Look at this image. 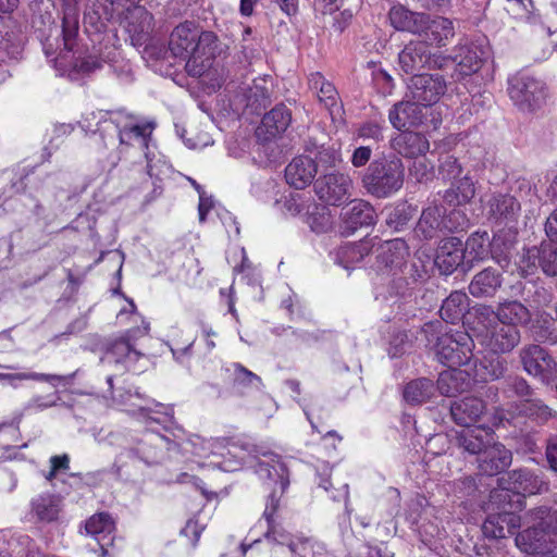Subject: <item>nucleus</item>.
<instances>
[{
	"mask_svg": "<svg viewBox=\"0 0 557 557\" xmlns=\"http://www.w3.org/2000/svg\"><path fill=\"white\" fill-rule=\"evenodd\" d=\"M404 182L405 166L401 159L395 154L375 158L361 177L362 187L377 199H385L396 194L401 189Z\"/></svg>",
	"mask_w": 557,
	"mask_h": 557,
	"instance_id": "f257e3e1",
	"label": "nucleus"
},
{
	"mask_svg": "<svg viewBox=\"0 0 557 557\" xmlns=\"http://www.w3.org/2000/svg\"><path fill=\"white\" fill-rule=\"evenodd\" d=\"M257 473L262 479H265L264 485L268 490H271L263 511V518L268 525L264 535L267 539L283 543L285 535L280 530V524L275 519V512L280 506V498L289 484L288 469L280 461L274 463L259 462Z\"/></svg>",
	"mask_w": 557,
	"mask_h": 557,
	"instance_id": "f03ea898",
	"label": "nucleus"
},
{
	"mask_svg": "<svg viewBox=\"0 0 557 557\" xmlns=\"http://www.w3.org/2000/svg\"><path fill=\"white\" fill-rule=\"evenodd\" d=\"M154 127V122L125 124L123 127H120L119 124L110 120L102 122L97 132L104 147L113 145L116 138L121 146H133L134 143H137L147 160V174L152 177L153 172L149 157V143Z\"/></svg>",
	"mask_w": 557,
	"mask_h": 557,
	"instance_id": "7ed1b4c3",
	"label": "nucleus"
},
{
	"mask_svg": "<svg viewBox=\"0 0 557 557\" xmlns=\"http://www.w3.org/2000/svg\"><path fill=\"white\" fill-rule=\"evenodd\" d=\"M468 223L462 210L455 208L445 213L442 206L433 203L422 210L414 232L419 237L431 240L446 233L462 231Z\"/></svg>",
	"mask_w": 557,
	"mask_h": 557,
	"instance_id": "20e7f679",
	"label": "nucleus"
},
{
	"mask_svg": "<svg viewBox=\"0 0 557 557\" xmlns=\"http://www.w3.org/2000/svg\"><path fill=\"white\" fill-rule=\"evenodd\" d=\"M150 331L149 323L133 327L116 338L109 339L104 345V359L109 362L122 366L125 371L140 372L143 367L139 361L145 355L136 348V341L147 336Z\"/></svg>",
	"mask_w": 557,
	"mask_h": 557,
	"instance_id": "39448f33",
	"label": "nucleus"
},
{
	"mask_svg": "<svg viewBox=\"0 0 557 557\" xmlns=\"http://www.w3.org/2000/svg\"><path fill=\"white\" fill-rule=\"evenodd\" d=\"M170 441L157 432H146L132 448H126L117 456L113 469L117 478L123 476V469L128 460H139L146 465H158L164 460Z\"/></svg>",
	"mask_w": 557,
	"mask_h": 557,
	"instance_id": "423d86ee",
	"label": "nucleus"
},
{
	"mask_svg": "<svg viewBox=\"0 0 557 557\" xmlns=\"http://www.w3.org/2000/svg\"><path fill=\"white\" fill-rule=\"evenodd\" d=\"M448 65L446 54L433 52L426 40H410L398 53L399 70L412 76L423 70H445Z\"/></svg>",
	"mask_w": 557,
	"mask_h": 557,
	"instance_id": "0eeeda50",
	"label": "nucleus"
},
{
	"mask_svg": "<svg viewBox=\"0 0 557 557\" xmlns=\"http://www.w3.org/2000/svg\"><path fill=\"white\" fill-rule=\"evenodd\" d=\"M518 358L523 371L542 384L550 385L557 379V361L542 345L531 343L522 346Z\"/></svg>",
	"mask_w": 557,
	"mask_h": 557,
	"instance_id": "6e6552de",
	"label": "nucleus"
},
{
	"mask_svg": "<svg viewBox=\"0 0 557 557\" xmlns=\"http://www.w3.org/2000/svg\"><path fill=\"white\" fill-rule=\"evenodd\" d=\"M508 94L521 111H534L546 99L545 85L527 74L518 73L508 81Z\"/></svg>",
	"mask_w": 557,
	"mask_h": 557,
	"instance_id": "1a4fd4ad",
	"label": "nucleus"
},
{
	"mask_svg": "<svg viewBox=\"0 0 557 557\" xmlns=\"http://www.w3.org/2000/svg\"><path fill=\"white\" fill-rule=\"evenodd\" d=\"M474 341L465 331L448 332L436 350L438 360L449 368L468 364L473 358Z\"/></svg>",
	"mask_w": 557,
	"mask_h": 557,
	"instance_id": "9d476101",
	"label": "nucleus"
},
{
	"mask_svg": "<svg viewBox=\"0 0 557 557\" xmlns=\"http://www.w3.org/2000/svg\"><path fill=\"white\" fill-rule=\"evenodd\" d=\"M446 90L447 83L443 75L421 73L411 76L406 97L426 108L437 103Z\"/></svg>",
	"mask_w": 557,
	"mask_h": 557,
	"instance_id": "9b49d317",
	"label": "nucleus"
},
{
	"mask_svg": "<svg viewBox=\"0 0 557 557\" xmlns=\"http://www.w3.org/2000/svg\"><path fill=\"white\" fill-rule=\"evenodd\" d=\"M221 41L215 33H198L194 54L186 61L185 70L193 77L202 76L212 65L214 58L221 53Z\"/></svg>",
	"mask_w": 557,
	"mask_h": 557,
	"instance_id": "f8f14e48",
	"label": "nucleus"
},
{
	"mask_svg": "<svg viewBox=\"0 0 557 557\" xmlns=\"http://www.w3.org/2000/svg\"><path fill=\"white\" fill-rule=\"evenodd\" d=\"M521 342V332L515 325L491 323L480 336V345L490 354H510Z\"/></svg>",
	"mask_w": 557,
	"mask_h": 557,
	"instance_id": "ddd939ff",
	"label": "nucleus"
},
{
	"mask_svg": "<svg viewBox=\"0 0 557 557\" xmlns=\"http://www.w3.org/2000/svg\"><path fill=\"white\" fill-rule=\"evenodd\" d=\"M352 181L349 175L331 172L314 182V191L320 200L331 206H341L351 196Z\"/></svg>",
	"mask_w": 557,
	"mask_h": 557,
	"instance_id": "4468645a",
	"label": "nucleus"
},
{
	"mask_svg": "<svg viewBox=\"0 0 557 557\" xmlns=\"http://www.w3.org/2000/svg\"><path fill=\"white\" fill-rule=\"evenodd\" d=\"M375 270L377 277H385V274H400L406 259L409 256V248L404 239L395 238L382 244L377 249Z\"/></svg>",
	"mask_w": 557,
	"mask_h": 557,
	"instance_id": "2eb2a0df",
	"label": "nucleus"
},
{
	"mask_svg": "<svg viewBox=\"0 0 557 557\" xmlns=\"http://www.w3.org/2000/svg\"><path fill=\"white\" fill-rule=\"evenodd\" d=\"M453 52V54L446 55V58L449 59V64H455L451 78L456 82L475 74L483 65L484 51L478 45H459L455 47Z\"/></svg>",
	"mask_w": 557,
	"mask_h": 557,
	"instance_id": "dca6fc26",
	"label": "nucleus"
},
{
	"mask_svg": "<svg viewBox=\"0 0 557 557\" xmlns=\"http://www.w3.org/2000/svg\"><path fill=\"white\" fill-rule=\"evenodd\" d=\"M154 29L153 15L141 5H133L125 16V30L134 47H143L151 41Z\"/></svg>",
	"mask_w": 557,
	"mask_h": 557,
	"instance_id": "f3484780",
	"label": "nucleus"
},
{
	"mask_svg": "<svg viewBox=\"0 0 557 557\" xmlns=\"http://www.w3.org/2000/svg\"><path fill=\"white\" fill-rule=\"evenodd\" d=\"M499 484L511 487L524 499L525 495H535L547 493L549 491V482L544 475L536 474L527 469H516L505 473L497 479Z\"/></svg>",
	"mask_w": 557,
	"mask_h": 557,
	"instance_id": "a211bd4d",
	"label": "nucleus"
},
{
	"mask_svg": "<svg viewBox=\"0 0 557 557\" xmlns=\"http://www.w3.org/2000/svg\"><path fill=\"white\" fill-rule=\"evenodd\" d=\"M463 243L458 237L442 239L436 249L434 264L441 275L453 274L465 261Z\"/></svg>",
	"mask_w": 557,
	"mask_h": 557,
	"instance_id": "6ab92c4d",
	"label": "nucleus"
},
{
	"mask_svg": "<svg viewBox=\"0 0 557 557\" xmlns=\"http://www.w3.org/2000/svg\"><path fill=\"white\" fill-rule=\"evenodd\" d=\"M476 461L480 473L494 476L510 467L512 453L505 445L493 440Z\"/></svg>",
	"mask_w": 557,
	"mask_h": 557,
	"instance_id": "aec40b11",
	"label": "nucleus"
},
{
	"mask_svg": "<svg viewBox=\"0 0 557 557\" xmlns=\"http://www.w3.org/2000/svg\"><path fill=\"white\" fill-rule=\"evenodd\" d=\"M292 122V111L284 104H276L262 117L256 129L257 137L262 141L271 140L283 134Z\"/></svg>",
	"mask_w": 557,
	"mask_h": 557,
	"instance_id": "412c9836",
	"label": "nucleus"
},
{
	"mask_svg": "<svg viewBox=\"0 0 557 557\" xmlns=\"http://www.w3.org/2000/svg\"><path fill=\"white\" fill-rule=\"evenodd\" d=\"M198 29L191 22H184L177 25L170 35V52L183 60H188L194 54Z\"/></svg>",
	"mask_w": 557,
	"mask_h": 557,
	"instance_id": "4be33fe9",
	"label": "nucleus"
},
{
	"mask_svg": "<svg viewBox=\"0 0 557 557\" xmlns=\"http://www.w3.org/2000/svg\"><path fill=\"white\" fill-rule=\"evenodd\" d=\"M485 412V401L474 396L455 400L450 405V416L454 422L467 428L479 422Z\"/></svg>",
	"mask_w": 557,
	"mask_h": 557,
	"instance_id": "5701e85b",
	"label": "nucleus"
},
{
	"mask_svg": "<svg viewBox=\"0 0 557 557\" xmlns=\"http://www.w3.org/2000/svg\"><path fill=\"white\" fill-rule=\"evenodd\" d=\"M318 173L315 160L308 156L295 157L285 169V178L288 185L296 189L309 186Z\"/></svg>",
	"mask_w": 557,
	"mask_h": 557,
	"instance_id": "b1692460",
	"label": "nucleus"
},
{
	"mask_svg": "<svg viewBox=\"0 0 557 557\" xmlns=\"http://www.w3.org/2000/svg\"><path fill=\"white\" fill-rule=\"evenodd\" d=\"M343 227L347 233L374 224L375 212L366 200L355 199L342 212Z\"/></svg>",
	"mask_w": 557,
	"mask_h": 557,
	"instance_id": "393cba45",
	"label": "nucleus"
},
{
	"mask_svg": "<svg viewBox=\"0 0 557 557\" xmlns=\"http://www.w3.org/2000/svg\"><path fill=\"white\" fill-rule=\"evenodd\" d=\"M391 25L398 32H407L412 35L422 36L425 25L426 13L413 12L405 5H393L388 12Z\"/></svg>",
	"mask_w": 557,
	"mask_h": 557,
	"instance_id": "a878e982",
	"label": "nucleus"
},
{
	"mask_svg": "<svg viewBox=\"0 0 557 557\" xmlns=\"http://www.w3.org/2000/svg\"><path fill=\"white\" fill-rule=\"evenodd\" d=\"M421 107L420 103L409 98L395 103L388 113L391 124L398 131L420 125L424 117Z\"/></svg>",
	"mask_w": 557,
	"mask_h": 557,
	"instance_id": "bb28decb",
	"label": "nucleus"
},
{
	"mask_svg": "<svg viewBox=\"0 0 557 557\" xmlns=\"http://www.w3.org/2000/svg\"><path fill=\"white\" fill-rule=\"evenodd\" d=\"M497 238L491 242L487 232H475L468 237L463 245L465 253L468 251L473 260H483L491 251L493 259H495L497 263L500 265L504 263L507 264L509 259L506 255L497 252Z\"/></svg>",
	"mask_w": 557,
	"mask_h": 557,
	"instance_id": "cd10ccee",
	"label": "nucleus"
},
{
	"mask_svg": "<svg viewBox=\"0 0 557 557\" xmlns=\"http://www.w3.org/2000/svg\"><path fill=\"white\" fill-rule=\"evenodd\" d=\"M486 207L490 218L497 222H515L521 211L520 202L510 194H493L488 198Z\"/></svg>",
	"mask_w": 557,
	"mask_h": 557,
	"instance_id": "c85d7f7f",
	"label": "nucleus"
},
{
	"mask_svg": "<svg viewBox=\"0 0 557 557\" xmlns=\"http://www.w3.org/2000/svg\"><path fill=\"white\" fill-rule=\"evenodd\" d=\"M375 284V299H400L411 295L413 287L404 274L388 273L385 277H377Z\"/></svg>",
	"mask_w": 557,
	"mask_h": 557,
	"instance_id": "c756f323",
	"label": "nucleus"
},
{
	"mask_svg": "<svg viewBox=\"0 0 557 557\" xmlns=\"http://www.w3.org/2000/svg\"><path fill=\"white\" fill-rule=\"evenodd\" d=\"M520 527V518L512 512L488 513L482 525V532L488 539H505L507 534H515Z\"/></svg>",
	"mask_w": 557,
	"mask_h": 557,
	"instance_id": "7c9ffc66",
	"label": "nucleus"
},
{
	"mask_svg": "<svg viewBox=\"0 0 557 557\" xmlns=\"http://www.w3.org/2000/svg\"><path fill=\"white\" fill-rule=\"evenodd\" d=\"M527 259L532 265H537L546 276H557V242L543 240L527 251Z\"/></svg>",
	"mask_w": 557,
	"mask_h": 557,
	"instance_id": "2f4dec72",
	"label": "nucleus"
},
{
	"mask_svg": "<svg viewBox=\"0 0 557 557\" xmlns=\"http://www.w3.org/2000/svg\"><path fill=\"white\" fill-rule=\"evenodd\" d=\"M502 284V272L496 268L487 267L472 277L468 288L474 298H486L493 297Z\"/></svg>",
	"mask_w": 557,
	"mask_h": 557,
	"instance_id": "473e14b6",
	"label": "nucleus"
},
{
	"mask_svg": "<svg viewBox=\"0 0 557 557\" xmlns=\"http://www.w3.org/2000/svg\"><path fill=\"white\" fill-rule=\"evenodd\" d=\"M455 440L457 446L463 451L480 457L483 450L492 444L494 433L490 429L479 426L458 432Z\"/></svg>",
	"mask_w": 557,
	"mask_h": 557,
	"instance_id": "72a5a7b5",
	"label": "nucleus"
},
{
	"mask_svg": "<svg viewBox=\"0 0 557 557\" xmlns=\"http://www.w3.org/2000/svg\"><path fill=\"white\" fill-rule=\"evenodd\" d=\"M495 318L499 323L518 327L519 325L527 326L531 322L532 314L529 308L522 302L508 300L498 304Z\"/></svg>",
	"mask_w": 557,
	"mask_h": 557,
	"instance_id": "f704fd0d",
	"label": "nucleus"
},
{
	"mask_svg": "<svg viewBox=\"0 0 557 557\" xmlns=\"http://www.w3.org/2000/svg\"><path fill=\"white\" fill-rule=\"evenodd\" d=\"M62 10V28L64 36V46L73 48L75 38L79 30V3L82 0H59Z\"/></svg>",
	"mask_w": 557,
	"mask_h": 557,
	"instance_id": "c9c22d12",
	"label": "nucleus"
},
{
	"mask_svg": "<svg viewBox=\"0 0 557 557\" xmlns=\"http://www.w3.org/2000/svg\"><path fill=\"white\" fill-rule=\"evenodd\" d=\"M371 251L368 242L346 243L331 252L334 262L346 270L354 269Z\"/></svg>",
	"mask_w": 557,
	"mask_h": 557,
	"instance_id": "e433bc0d",
	"label": "nucleus"
},
{
	"mask_svg": "<svg viewBox=\"0 0 557 557\" xmlns=\"http://www.w3.org/2000/svg\"><path fill=\"white\" fill-rule=\"evenodd\" d=\"M422 28V36L434 42L437 47L446 46L447 41L455 35L453 21L444 16L431 17L426 13L425 25Z\"/></svg>",
	"mask_w": 557,
	"mask_h": 557,
	"instance_id": "4c0bfd02",
	"label": "nucleus"
},
{
	"mask_svg": "<svg viewBox=\"0 0 557 557\" xmlns=\"http://www.w3.org/2000/svg\"><path fill=\"white\" fill-rule=\"evenodd\" d=\"M429 140L417 132L404 131L394 139L395 149L406 158L423 156L429 150Z\"/></svg>",
	"mask_w": 557,
	"mask_h": 557,
	"instance_id": "58836bf2",
	"label": "nucleus"
},
{
	"mask_svg": "<svg viewBox=\"0 0 557 557\" xmlns=\"http://www.w3.org/2000/svg\"><path fill=\"white\" fill-rule=\"evenodd\" d=\"M450 183V187L443 195V200L448 206L459 207L469 203L475 196V185L469 175H463Z\"/></svg>",
	"mask_w": 557,
	"mask_h": 557,
	"instance_id": "ea45409f",
	"label": "nucleus"
},
{
	"mask_svg": "<svg viewBox=\"0 0 557 557\" xmlns=\"http://www.w3.org/2000/svg\"><path fill=\"white\" fill-rule=\"evenodd\" d=\"M469 307V297L466 293L454 290L443 300L440 314L446 323L455 324L459 322Z\"/></svg>",
	"mask_w": 557,
	"mask_h": 557,
	"instance_id": "a19ab883",
	"label": "nucleus"
},
{
	"mask_svg": "<svg viewBox=\"0 0 557 557\" xmlns=\"http://www.w3.org/2000/svg\"><path fill=\"white\" fill-rule=\"evenodd\" d=\"M498 487L494 488L490 494V502L492 506L500 512H512L521 510L524 505V499L520 494L511 487L497 482Z\"/></svg>",
	"mask_w": 557,
	"mask_h": 557,
	"instance_id": "79ce46f5",
	"label": "nucleus"
},
{
	"mask_svg": "<svg viewBox=\"0 0 557 557\" xmlns=\"http://www.w3.org/2000/svg\"><path fill=\"white\" fill-rule=\"evenodd\" d=\"M435 391L436 387L432 380L419 377L406 384L403 397L409 405H421L430 400L434 396Z\"/></svg>",
	"mask_w": 557,
	"mask_h": 557,
	"instance_id": "37998d69",
	"label": "nucleus"
},
{
	"mask_svg": "<svg viewBox=\"0 0 557 557\" xmlns=\"http://www.w3.org/2000/svg\"><path fill=\"white\" fill-rule=\"evenodd\" d=\"M87 534L91 535L101 548L111 541V533L114 531V522L109 513L100 512L90 517L85 524Z\"/></svg>",
	"mask_w": 557,
	"mask_h": 557,
	"instance_id": "c03bdc74",
	"label": "nucleus"
},
{
	"mask_svg": "<svg viewBox=\"0 0 557 557\" xmlns=\"http://www.w3.org/2000/svg\"><path fill=\"white\" fill-rule=\"evenodd\" d=\"M62 34V40L59 39V37H55L53 40L50 36H48L45 41L42 42V49L46 54V57L54 64V67L58 70H66L67 69V60L72 52H74V49L77 45L75 38V44L73 45L72 49H69L64 46V36L63 30Z\"/></svg>",
	"mask_w": 557,
	"mask_h": 557,
	"instance_id": "a18cd8bd",
	"label": "nucleus"
},
{
	"mask_svg": "<svg viewBox=\"0 0 557 557\" xmlns=\"http://www.w3.org/2000/svg\"><path fill=\"white\" fill-rule=\"evenodd\" d=\"M466 372L451 368L440 373L435 387L442 395L453 397L466 389Z\"/></svg>",
	"mask_w": 557,
	"mask_h": 557,
	"instance_id": "49530a36",
	"label": "nucleus"
},
{
	"mask_svg": "<svg viewBox=\"0 0 557 557\" xmlns=\"http://www.w3.org/2000/svg\"><path fill=\"white\" fill-rule=\"evenodd\" d=\"M33 511L37 518L45 522H52L58 519L61 500L54 495H41L33 500Z\"/></svg>",
	"mask_w": 557,
	"mask_h": 557,
	"instance_id": "de8ad7c7",
	"label": "nucleus"
},
{
	"mask_svg": "<svg viewBox=\"0 0 557 557\" xmlns=\"http://www.w3.org/2000/svg\"><path fill=\"white\" fill-rule=\"evenodd\" d=\"M502 356L503 355L491 354V356H485L480 361V368L483 370V373L481 374L482 380L496 381L506 376L509 364L507 359Z\"/></svg>",
	"mask_w": 557,
	"mask_h": 557,
	"instance_id": "09e8293b",
	"label": "nucleus"
},
{
	"mask_svg": "<svg viewBox=\"0 0 557 557\" xmlns=\"http://www.w3.org/2000/svg\"><path fill=\"white\" fill-rule=\"evenodd\" d=\"M417 212L416 207L408 202L397 205L387 215L386 224L395 231L401 230L414 216Z\"/></svg>",
	"mask_w": 557,
	"mask_h": 557,
	"instance_id": "8fccbe9b",
	"label": "nucleus"
},
{
	"mask_svg": "<svg viewBox=\"0 0 557 557\" xmlns=\"http://www.w3.org/2000/svg\"><path fill=\"white\" fill-rule=\"evenodd\" d=\"M448 331L440 320H433L425 322L419 334L423 337L426 346H431L437 350L440 343H442L444 335H447Z\"/></svg>",
	"mask_w": 557,
	"mask_h": 557,
	"instance_id": "3c124183",
	"label": "nucleus"
},
{
	"mask_svg": "<svg viewBox=\"0 0 557 557\" xmlns=\"http://www.w3.org/2000/svg\"><path fill=\"white\" fill-rule=\"evenodd\" d=\"M505 393L509 397L515 396L522 400L533 396L534 389L529 382L520 375H510L505 381Z\"/></svg>",
	"mask_w": 557,
	"mask_h": 557,
	"instance_id": "603ef678",
	"label": "nucleus"
},
{
	"mask_svg": "<svg viewBox=\"0 0 557 557\" xmlns=\"http://www.w3.org/2000/svg\"><path fill=\"white\" fill-rule=\"evenodd\" d=\"M233 385L234 387H260L262 382L261 377L242 366L240 363L233 364Z\"/></svg>",
	"mask_w": 557,
	"mask_h": 557,
	"instance_id": "864d4df0",
	"label": "nucleus"
},
{
	"mask_svg": "<svg viewBox=\"0 0 557 557\" xmlns=\"http://www.w3.org/2000/svg\"><path fill=\"white\" fill-rule=\"evenodd\" d=\"M524 290L527 292L525 300L533 304L536 308L547 307L553 300V294L543 285L529 283Z\"/></svg>",
	"mask_w": 557,
	"mask_h": 557,
	"instance_id": "5fc2aeb1",
	"label": "nucleus"
},
{
	"mask_svg": "<svg viewBox=\"0 0 557 557\" xmlns=\"http://www.w3.org/2000/svg\"><path fill=\"white\" fill-rule=\"evenodd\" d=\"M533 515L539 519L537 528L545 533H557V510L542 506L534 509Z\"/></svg>",
	"mask_w": 557,
	"mask_h": 557,
	"instance_id": "6e6d98bb",
	"label": "nucleus"
},
{
	"mask_svg": "<svg viewBox=\"0 0 557 557\" xmlns=\"http://www.w3.org/2000/svg\"><path fill=\"white\" fill-rule=\"evenodd\" d=\"M440 176L447 182H453L462 175V166L454 156H445L438 165Z\"/></svg>",
	"mask_w": 557,
	"mask_h": 557,
	"instance_id": "4d7b16f0",
	"label": "nucleus"
},
{
	"mask_svg": "<svg viewBox=\"0 0 557 557\" xmlns=\"http://www.w3.org/2000/svg\"><path fill=\"white\" fill-rule=\"evenodd\" d=\"M519 412L525 417L546 418L550 416V409L541 399H532V397L521 401Z\"/></svg>",
	"mask_w": 557,
	"mask_h": 557,
	"instance_id": "13d9d810",
	"label": "nucleus"
},
{
	"mask_svg": "<svg viewBox=\"0 0 557 557\" xmlns=\"http://www.w3.org/2000/svg\"><path fill=\"white\" fill-rule=\"evenodd\" d=\"M76 50L71 53L67 60V67H73L77 72L82 73H91L97 69L102 66V62L97 57H88L86 59H81L75 57Z\"/></svg>",
	"mask_w": 557,
	"mask_h": 557,
	"instance_id": "bf43d9fd",
	"label": "nucleus"
},
{
	"mask_svg": "<svg viewBox=\"0 0 557 557\" xmlns=\"http://www.w3.org/2000/svg\"><path fill=\"white\" fill-rule=\"evenodd\" d=\"M432 169V165L424 158H414L409 174L416 182L425 183L433 177Z\"/></svg>",
	"mask_w": 557,
	"mask_h": 557,
	"instance_id": "052dcab7",
	"label": "nucleus"
},
{
	"mask_svg": "<svg viewBox=\"0 0 557 557\" xmlns=\"http://www.w3.org/2000/svg\"><path fill=\"white\" fill-rule=\"evenodd\" d=\"M317 165L320 164L325 168H335L341 161V153L332 147H321L315 153L313 159Z\"/></svg>",
	"mask_w": 557,
	"mask_h": 557,
	"instance_id": "680f3d73",
	"label": "nucleus"
},
{
	"mask_svg": "<svg viewBox=\"0 0 557 557\" xmlns=\"http://www.w3.org/2000/svg\"><path fill=\"white\" fill-rule=\"evenodd\" d=\"M140 0H106L104 14L108 21L115 16H120L125 10L132 9L131 4L139 2Z\"/></svg>",
	"mask_w": 557,
	"mask_h": 557,
	"instance_id": "e2e57ef3",
	"label": "nucleus"
},
{
	"mask_svg": "<svg viewBox=\"0 0 557 557\" xmlns=\"http://www.w3.org/2000/svg\"><path fill=\"white\" fill-rule=\"evenodd\" d=\"M357 136L364 140L379 143L383 139L382 127L375 122H366L358 127Z\"/></svg>",
	"mask_w": 557,
	"mask_h": 557,
	"instance_id": "0e129e2a",
	"label": "nucleus"
},
{
	"mask_svg": "<svg viewBox=\"0 0 557 557\" xmlns=\"http://www.w3.org/2000/svg\"><path fill=\"white\" fill-rule=\"evenodd\" d=\"M400 274L406 275L409 278V282H411V286L419 282L423 281L426 277V269L421 262H411L404 265Z\"/></svg>",
	"mask_w": 557,
	"mask_h": 557,
	"instance_id": "69168bd1",
	"label": "nucleus"
},
{
	"mask_svg": "<svg viewBox=\"0 0 557 557\" xmlns=\"http://www.w3.org/2000/svg\"><path fill=\"white\" fill-rule=\"evenodd\" d=\"M317 96L320 102L324 103L326 108H332L336 104L337 91L334 85L330 82H325L321 85L317 91Z\"/></svg>",
	"mask_w": 557,
	"mask_h": 557,
	"instance_id": "338daca9",
	"label": "nucleus"
},
{
	"mask_svg": "<svg viewBox=\"0 0 557 557\" xmlns=\"http://www.w3.org/2000/svg\"><path fill=\"white\" fill-rule=\"evenodd\" d=\"M292 550L299 557H321L323 546L318 543H310L309 541L301 542L296 547L290 546Z\"/></svg>",
	"mask_w": 557,
	"mask_h": 557,
	"instance_id": "774afa93",
	"label": "nucleus"
}]
</instances>
